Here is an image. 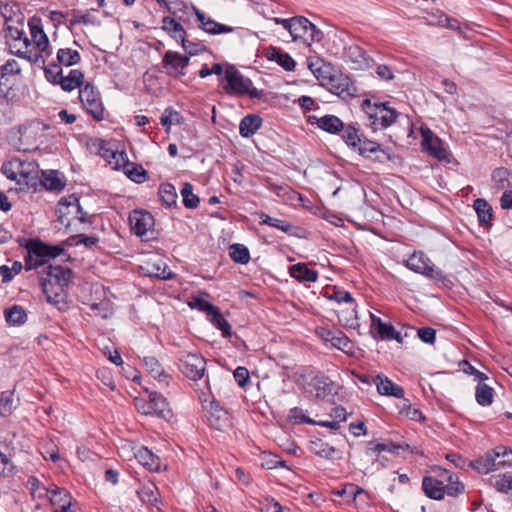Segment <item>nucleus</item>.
<instances>
[{
    "instance_id": "29",
    "label": "nucleus",
    "mask_w": 512,
    "mask_h": 512,
    "mask_svg": "<svg viewBox=\"0 0 512 512\" xmlns=\"http://www.w3.org/2000/svg\"><path fill=\"white\" fill-rule=\"evenodd\" d=\"M162 29L167 32L176 41L183 40L186 36L184 27L174 18L166 16L162 20Z\"/></svg>"
},
{
    "instance_id": "11",
    "label": "nucleus",
    "mask_w": 512,
    "mask_h": 512,
    "mask_svg": "<svg viewBox=\"0 0 512 512\" xmlns=\"http://www.w3.org/2000/svg\"><path fill=\"white\" fill-rule=\"evenodd\" d=\"M180 370L190 380L197 381L204 375L206 360L197 353L181 351L178 355Z\"/></svg>"
},
{
    "instance_id": "45",
    "label": "nucleus",
    "mask_w": 512,
    "mask_h": 512,
    "mask_svg": "<svg viewBox=\"0 0 512 512\" xmlns=\"http://www.w3.org/2000/svg\"><path fill=\"white\" fill-rule=\"evenodd\" d=\"M183 204L188 209H195L199 205V197L193 193V186L189 182L183 184L181 188Z\"/></svg>"
},
{
    "instance_id": "34",
    "label": "nucleus",
    "mask_w": 512,
    "mask_h": 512,
    "mask_svg": "<svg viewBox=\"0 0 512 512\" xmlns=\"http://www.w3.org/2000/svg\"><path fill=\"white\" fill-rule=\"evenodd\" d=\"M19 399L12 391H4L0 397V415L9 416L17 408Z\"/></svg>"
},
{
    "instance_id": "5",
    "label": "nucleus",
    "mask_w": 512,
    "mask_h": 512,
    "mask_svg": "<svg viewBox=\"0 0 512 512\" xmlns=\"http://www.w3.org/2000/svg\"><path fill=\"white\" fill-rule=\"evenodd\" d=\"M363 109L371 120V127L374 131L389 127L399 116V113L389 107L388 103H372L370 100H365Z\"/></svg>"
},
{
    "instance_id": "64",
    "label": "nucleus",
    "mask_w": 512,
    "mask_h": 512,
    "mask_svg": "<svg viewBox=\"0 0 512 512\" xmlns=\"http://www.w3.org/2000/svg\"><path fill=\"white\" fill-rule=\"evenodd\" d=\"M126 154L124 152H111V159L108 160L109 165L114 169H119L126 162Z\"/></svg>"
},
{
    "instance_id": "62",
    "label": "nucleus",
    "mask_w": 512,
    "mask_h": 512,
    "mask_svg": "<svg viewBox=\"0 0 512 512\" xmlns=\"http://www.w3.org/2000/svg\"><path fill=\"white\" fill-rule=\"evenodd\" d=\"M126 175L132 181L141 183L146 179V171L141 167H132L126 170Z\"/></svg>"
},
{
    "instance_id": "52",
    "label": "nucleus",
    "mask_w": 512,
    "mask_h": 512,
    "mask_svg": "<svg viewBox=\"0 0 512 512\" xmlns=\"http://www.w3.org/2000/svg\"><path fill=\"white\" fill-rule=\"evenodd\" d=\"M22 268L23 265L19 261L13 262L11 267H8L6 265L0 266V275L2 277V282H10L13 279L14 275H17L21 272Z\"/></svg>"
},
{
    "instance_id": "14",
    "label": "nucleus",
    "mask_w": 512,
    "mask_h": 512,
    "mask_svg": "<svg viewBox=\"0 0 512 512\" xmlns=\"http://www.w3.org/2000/svg\"><path fill=\"white\" fill-rule=\"evenodd\" d=\"M189 64V58L177 52L167 51L163 56V65L169 75L184 76V69Z\"/></svg>"
},
{
    "instance_id": "47",
    "label": "nucleus",
    "mask_w": 512,
    "mask_h": 512,
    "mask_svg": "<svg viewBox=\"0 0 512 512\" xmlns=\"http://www.w3.org/2000/svg\"><path fill=\"white\" fill-rule=\"evenodd\" d=\"M143 365L152 377L157 379H160L161 377H167L162 365L155 357L145 356L143 358Z\"/></svg>"
},
{
    "instance_id": "18",
    "label": "nucleus",
    "mask_w": 512,
    "mask_h": 512,
    "mask_svg": "<svg viewBox=\"0 0 512 512\" xmlns=\"http://www.w3.org/2000/svg\"><path fill=\"white\" fill-rule=\"evenodd\" d=\"M207 419L209 425L219 431H224L230 427L229 414L219 407L215 402H211L210 410L208 411Z\"/></svg>"
},
{
    "instance_id": "51",
    "label": "nucleus",
    "mask_w": 512,
    "mask_h": 512,
    "mask_svg": "<svg viewBox=\"0 0 512 512\" xmlns=\"http://www.w3.org/2000/svg\"><path fill=\"white\" fill-rule=\"evenodd\" d=\"M91 310L103 319H107L112 316L114 308L113 304L109 300H102L98 303L91 305Z\"/></svg>"
},
{
    "instance_id": "40",
    "label": "nucleus",
    "mask_w": 512,
    "mask_h": 512,
    "mask_svg": "<svg viewBox=\"0 0 512 512\" xmlns=\"http://www.w3.org/2000/svg\"><path fill=\"white\" fill-rule=\"evenodd\" d=\"M159 196L163 204L168 207L176 205L177 193L175 187L170 183H163L159 187Z\"/></svg>"
},
{
    "instance_id": "23",
    "label": "nucleus",
    "mask_w": 512,
    "mask_h": 512,
    "mask_svg": "<svg viewBox=\"0 0 512 512\" xmlns=\"http://www.w3.org/2000/svg\"><path fill=\"white\" fill-rule=\"evenodd\" d=\"M269 60L277 62L286 71H293L296 65L294 59L276 47H269L266 52Z\"/></svg>"
},
{
    "instance_id": "13",
    "label": "nucleus",
    "mask_w": 512,
    "mask_h": 512,
    "mask_svg": "<svg viewBox=\"0 0 512 512\" xmlns=\"http://www.w3.org/2000/svg\"><path fill=\"white\" fill-rule=\"evenodd\" d=\"M129 222L137 236L146 235L154 227V217L147 211L134 210L129 216Z\"/></svg>"
},
{
    "instance_id": "7",
    "label": "nucleus",
    "mask_w": 512,
    "mask_h": 512,
    "mask_svg": "<svg viewBox=\"0 0 512 512\" xmlns=\"http://www.w3.org/2000/svg\"><path fill=\"white\" fill-rule=\"evenodd\" d=\"M289 34L294 42H303L310 46L313 42H320L323 33L312 22L303 16L293 17Z\"/></svg>"
},
{
    "instance_id": "37",
    "label": "nucleus",
    "mask_w": 512,
    "mask_h": 512,
    "mask_svg": "<svg viewBox=\"0 0 512 512\" xmlns=\"http://www.w3.org/2000/svg\"><path fill=\"white\" fill-rule=\"evenodd\" d=\"M43 186L50 191H60L64 188L65 183L62 181L58 171L51 170L43 174Z\"/></svg>"
},
{
    "instance_id": "15",
    "label": "nucleus",
    "mask_w": 512,
    "mask_h": 512,
    "mask_svg": "<svg viewBox=\"0 0 512 512\" xmlns=\"http://www.w3.org/2000/svg\"><path fill=\"white\" fill-rule=\"evenodd\" d=\"M192 9L197 17V20L199 21V28L206 33L211 35H218L223 33H231L234 31L233 27L216 22L212 18L206 16L196 7H192Z\"/></svg>"
},
{
    "instance_id": "1",
    "label": "nucleus",
    "mask_w": 512,
    "mask_h": 512,
    "mask_svg": "<svg viewBox=\"0 0 512 512\" xmlns=\"http://www.w3.org/2000/svg\"><path fill=\"white\" fill-rule=\"evenodd\" d=\"M27 252L25 269L42 268L38 272L42 291L48 302L57 303L70 280L71 270L59 265H46V263L62 254L64 249L59 245H47L40 240H31L27 245Z\"/></svg>"
},
{
    "instance_id": "2",
    "label": "nucleus",
    "mask_w": 512,
    "mask_h": 512,
    "mask_svg": "<svg viewBox=\"0 0 512 512\" xmlns=\"http://www.w3.org/2000/svg\"><path fill=\"white\" fill-rule=\"evenodd\" d=\"M422 487L426 496L434 500H441L445 495L456 497L464 491L458 476L442 468L435 470L434 475L425 476Z\"/></svg>"
},
{
    "instance_id": "54",
    "label": "nucleus",
    "mask_w": 512,
    "mask_h": 512,
    "mask_svg": "<svg viewBox=\"0 0 512 512\" xmlns=\"http://www.w3.org/2000/svg\"><path fill=\"white\" fill-rule=\"evenodd\" d=\"M262 465L267 469H275L278 467H286L285 461L281 460L279 456L272 453H264Z\"/></svg>"
},
{
    "instance_id": "8",
    "label": "nucleus",
    "mask_w": 512,
    "mask_h": 512,
    "mask_svg": "<svg viewBox=\"0 0 512 512\" xmlns=\"http://www.w3.org/2000/svg\"><path fill=\"white\" fill-rule=\"evenodd\" d=\"M405 265L410 270L422 274L434 281L444 282L446 280L444 273L421 251L414 252L410 255V257L405 261Z\"/></svg>"
},
{
    "instance_id": "9",
    "label": "nucleus",
    "mask_w": 512,
    "mask_h": 512,
    "mask_svg": "<svg viewBox=\"0 0 512 512\" xmlns=\"http://www.w3.org/2000/svg\"><path fill=\"white\" fill-rule=\"evenodd\" d=\"M47 129L45 125L41 123H28L21 125L18 129V140L15 142V147L24 152L33 151L37 149L40 139L42 138V132Z\"/></svg>"
},
{
    "instance_id": "3",
    "label": "nucleus",
    "mask_w": 512,
    "mask_h": 512,
    "mask_svg": "<svg viewBox=\"0 0 512 512\" xmlns=\"http://www.w3.org/2000/svg\"><path fill=\"white\" fill-rule=\"evenodd\" d=\"M511 465L512 450L505 446H498L487 452L483 457L471 462V466L481 474H488L489 472L504 469Z\"/></svg>"
},
{
    "instance_id": "46",
    "label": "nucleus",
    "mask_w": 512,
    "mask_h": 512,
    "mask_svg": "<svg viewBox=\"0 0 512 512\" xmlns=\"http://www.w3.org/2000/svg\"><path fill=\"white\" fill-rule=\"evenodd\" d=\"M474 209L481 223H489L492 218V208L484 199L478 198L474 201Z\"/></svg>"
},
{
    "instance_id": "58",
    "label": "nucleus",
    "mask_w": 512,
    "mask_h": 512,
    "mask_svg": "<svg viewBox=\"0 0 512 512\" xmlns=\"http://www.w3.org/2000/svg\"><path fill=\"white\" fill-rule=\"evenodd\" d=\"M181 45L189 55H196L205 50V46L202 43L189 41L186 37L181 40Z\"/></svg>"
},
{
    "instance_id": "33",
    "label": "nucleus",
    "mask_w": 512,
    "mask_h": 512,
    "mask_svg": "<svg viewBox=\"0 0 512 512\" xmlns=\"http://www.w3.org/2000/svg\"><path fill=\"white\" fill-rule=\"evenodd\" d=\"M137 493H138L140 500L143 503H147L151 506L157 505L159 492H158V488L156 487V485L154 483L149 482V483L143 484L140 487V489L137 491Z\"/></svg>"
},
{
    "instance_id": "16",
    "label": "nucleus",
    "mask_w": 512,
    "mask_h": 512,
    "mask_svg": "<svg viewBox=\"0 0 512 512\" xmlns=\"http://www.w3.org/2000/svg\"><path fill=\"white\" fill-rule=\"evenodd\" d=\"M311 385L318 399L329 401L337 393V385L325 375L315 376Z\"/></svg>"
},
{
    "instance_id": "59",
    "label": "nucleus",
    "mask_w": 512,
    "mask_h": 512,
    "mask_svg": "<svg viewBox=\"0 0 512 512\" xmlns=\"http://www.w3.org/2000/svg\"><path fill=\"white\" fill-rule=\"evenodd\" d=\"M2 77L7 75H16L21 71L20 65L14 59L8 60L5 64L0 67Z\"/></svg>"
},
{
    "instance_id": "30",
    "label": "nucleus",
    "mask_w": 512,
    "mask_h": 512,
    "mask_svg": "<svg viewBox=\"0 0 512 512\" xmlns=\"http://www.w3.org/2000/svg\"><path fill=\"white\" fill-rule=\"evenodd\" d=\"M401 450H403V447L400 444H395L393 442L377 443L375 441H370L366 449V454L368 456H373L374 454L389 452L398 455Z\"/></svg>"
},
{
    "instance_id": "63",
    "label": "nucleus",
    "mask_w": 512,
    "mask_h": 512,
    "mask_svg": "<svg viewBox=\"0 0 512 512\" xmlns=\"http://www.w3.org/2000/svg\"><path fill=\"white\" fill-rule=\"evenodd\" d=\"M419 338L428 344H432L435 341L436 331L430 327H422L418 330Z\"/></svg>"
},
{
    "instance_id": "55",
    "label": "nucleus",
    "mask_w": 512,
    "mask_h": 512,
    "mask_svg": "<svg viewBox=\"0 0 512 512\" xmlns=\"http://www.w3.org/2000/svg\"><path fill=\"white\" fill-rule=\"evenodd\" d=\"M330 345L339 350L345 351L350 345V340L343 332L335 330V334L333 338H331Z\"/></svg>"
},
{
    "instance_id": "36",
    "label": "nucleus",
    "mask_w": 512,
    "mask_h": 512,
    "mask_svg": "<svg viewBox=\"0 0 512 512\" xmlns=\"http://www.w3.org/2000/svg\"><path fill=\"white\" fill-rule=\"evenodd\" d=\"M57 60L60 65L69 67L78 64L81 56L77 50L61 48L57 51Z\"/></svg>"
},
{
    "instance_id": "43",
    "label": "nucleus",
    "mask_w": 512,
    "mask_h": 512,
    "mask_svg": "<svg viewBox=\"0 0 512 512\" xmlns=\"http://www.w3.org/2000/svg\"><path fill=\"white\" fill-rule=\"evenodd\" d=\"M182 121L183 117L180 113L171 107L166 108L160 118V123L165 127L167 133L170 132L171 125L181 124Z\"/></svg>"
},
{
    "instance_id": "31",
    "label": "nucleus",
    "mask_w": 512,
    "mask_h": 512,
    "mask_svg": "<svg viewBox=\"0 0 512 512\" xmlns=\"http://www.w3.org/2000/svg\"><path fill=\"white\" fill-rule=\"evenodd\" d=\"M135 457L141 465L147 467L149 470H158L159 458L147 447L139 448L135 453Z\"/></svg>"
},
{
    "instance_id": "12",
    "label": "nucleus",
    "mask_w": 512,
    "mask_h": 512,
    "mask_svg": "<svg viewBox=\"0 0 512 512\" xmlns=\"http://www.w3.org/2000/svg\"><path fill=\"white\" fill-rule=\"evenodd\" d=\"M323 86L343 99L353 97L356 93V88L351 79L343 74L332 75L329 77V81L324 82Z\"/></svg>"
},
{
    "instance_id": "57",
    "label": "nucleus",
    "mask_w": 512,
    "mask_h": 512,
    "mask_svg": "<svg viewBox=\"0 0 512 512\" xmlns=\"http://www.w3.org/2000/svg\"><path fill=\"white\" fill-rule=\"evenodd\" d=\"M342 137L345 143L353 148H356L361 140V137L358 135V131L352 126H348L344 129Z\"/></svg>"
},
{
    "instance_id": "19",
    "label": "nucleus",
    "mask_w": 512,
    "mask_h": 512,
    "mask_svg": "<svg viewBox=\"0 0 512 512\" xmlns=\"http://www.w3.org/2000/svg\"><path fill=\"white\" fill-rule=\"evenodd\" d=\"M28 25L33 42L43 54L49 57L52 54V51L49 48V39L42 27L39 25V21H29Z\"/></svg>"
},
{
    "instance_id": "6",
    "label": "nucleus",
    "mask_w": 512,
    "mask_h": 512,
    "mask_svg": "<svg viewBox=\"0 0 512 512\" xmlns=\"http://www.w3.org/2000/svg\"><path fill=\"white\" fill-rule=\"evenodd\" d=\"M58 221L61 225L69 228L75 222L91 223L87 219V213L82 210L79 200L75 195H70L67 198H62L57 207Z\"/></svg>"
},
{
    "instance_id": "44",
    "label": "nucleus",
    "mask_w": 512,
    "mask_h": 512,
    "mask_svg": "<svg viewBox=\"0 0 512 512\" xmlns=\"http://www.w3.org/2000/svg\"><path fill=\"white\" fill-rule=\"evenodd\" d=\"M229 255L231 259L240 264H247L250 260L249 250L242 244H232L229 247Z\"/></svg>"
},
{
    "instance_id": "39",
    "label": "nucleus",
    "mask_w": 512,
    "mask_h": 512,
    "mask_svg": "<svg viewBox=\"0 0 512 512\" xmlns=\"http://www.w3.org/2000/svg\"><path fill=\"white\" fill-rule=\"evenodd\" d=\"M5 319L11 325H21L27 320V314L23 307L14 305L5 311Z\"/></svg>"
},
{
    "instance_id": "60",
    "label": "nucleus",
    "mask_w": 512,
    "mask_h": 512,
    "mask_svg": "<svg viewBox=\"0 0 512 512\" xmlns=\"http://www.w3.org/2000/svg\"><path fill=\"white\" fill-rule=\"evenodd\" d=\"M47 493H51L50 501L53 505H61L65 501H70L69 495L65 490L56 488L54 490H47Z\"/></svg>"
},
{
    "instance_id": "41",
    "label": "nucleus",
    "mask_w": 512,
    "mask_h": 512,
    "mask_svg": "<svg viewBox=\"0 0 512 512\" xmlns=\"http://www.w3.org/2000/svg\"><path fill=\"white\" fill-rule=\"evenodd\" d=\"M319 63V61L309 62L308 67L314 76L320 80L321 84L323 85L324 82L329 81V77H331L333 74L331 73V66L329 64L322 63L319 65Z\"/></svg>"
},
{
    "instance_id": "38",
    "label": "nucleus",
    "mask_w": 512,
    "mask_h": 512,
    "mask_svg": "<svg viewBox=\"0 0 512 512\" xmlns=\"http://www.w3.org/2000/svg\"><path fill=\"white\" fill-rule=\"evenodd\" d=\"M207 317L217 329L221 330L224 337L231 335V326L217 307Z\"/></svg>"
},
{
    "instance_id": "26",
    "label": "nucleus",
    "mask_w": 512,
    "mask_h": 512,
    "mask_svg": "<svg viewBox=\"0 0 512 512\" xmlns=\"http://www.w3.org/2000/svg\"><path fill=\"white\" fill-rule=\"evenodd\" d=\"M83 81V72L79 69H72L67 76H63L62 79L59 80V85L62 90L71 92L76 88H82L81 85L83 84Z\"/></svg>"
},
{
    "instance_id": "21",
    "label": "nucleus",
    "mask_w": 512,
    "mask_h": 512,
    "mask_svg": "<svg viewBox=\"0 0 512 512\" xmlns=\"http://www.w3.org/2000/svg\"><path fill=\"white\" fill-rule=\"evenodd\" d=\"M423 144L435 158L439 160H445L448 156V152L442 147L438 137H435L431 131H423Z\"/></svg>"
},
{
    "instance_id": "24",
    "label": "nucleus",
    "mask_w": 512,
    "mask_h": 512,
    "mask_svg": "<svg viewBox=\"0 0 512 512\" xmlns=\"http://www.w3.org/2000/svg\"><path fill=\"white\" fill-rule=\"evenodd\" d=\"M151 403L153 408V415L168 420L172 417V410L170 409L166 399L157 392H151Z\"/></svg>"
},
{
    "instance_id": "56",
    "label": "nucleus",
    "mask_w": 512,
    "mask_h": 512,
    "mask_svg": "<svg viewBox=\"0 0 512 512\" xmlns=\"http://www.w3.org/2000/svg\"><path fill=\"white\" fill-rule=\"evenodd\" d=\"M190 306L191 308H196L202 312H205L207 316L216 308V306L200 296L193 297L192 301L190 302Z\"/></svg>"
},
{
    "instance_id": "35",
    "label": "nucleus",
    "mask_w": 512,
    "mask_h": 512,
    "mask_svg": "<svg viewBox=\"0 0 512 512\" xmlns=\"http://www.w3.org/2000/svg\"><path fill=\"white\" fill-rule=\"evenodd\" d=\"M494 390L485 383H479L475 390L476 402L483 407L490 406L493 403Z\"/></svg>"
},
{
    "instance_id": "61",
    "label": "nucleus",
    "mask_w": 512,
    "mask_h": 512,
    "mask_svg": "<svg viewBox=\"0 0 512 512\" xmlns=\"http://www.w3.org/2000/svg\"><path fill=\"white\" fill-rule=\"evenodd\" d=\"M233 376L240 387H245L249 382V372L246 367H237L233 372Z\"/></svg>"
},
{
    "instance_id": "48",
    "label": "nucleus",
    "mask_w": 512,
    "mask_h": 512,
    "mask_svg": "<svg viewBox=\"0 0 512 512\" xmlns=\"http://www.w3.org/2000/svg\"><path fill=\"white\" fill-rule=\"evenodd\" d=\"M10 51L12 54L17 55L20 58L27 59L28 61L33 63H37L40 60H42L43 63L45 62L43 54L32 53L29 50V47L27 49H24L23 47H18V45L15 43L10 45Z\"/></svg>"
},
{
    "instance_id": "10",
    "label": "nucleus",
    "mask_w": 512,
    "mask_h": 512,
    "mask_svg": "<svg viewBox=\"0 0 512 512\" xmlns=\"http://www.w3.org/2000/svg\"><path fill=\"white\" fill-rule=\"evenodd\" d=\"M79 99L87 111L96 121L104 119V107L99 91L87 82L79 90Z\"/></svg>"
},
{
    "instance_id": "17",
    "label": "nucleus",
    "mask_w": 512,
    "mask_h": 512,
    "mask_svg": "<svg viewBox=\"0 0 512 512\" xmlns=\"http://www.w3.org/2000/svg\"><path fill=\"white\" fill-rule=\"evenodd\" d=\"M344 59L354 70L363 69L368 66V57L365 51L358 45H350L344 50Z\"/></svg>"
},
{
    "instance_id": "20",
    "label": "nucleus",
    "mask_w": 512,
    "mask_h": 512,
    "mask_svg": "<svg viewBox=\"0 0 512 512\" xmlns=\"http://www.w3.org/2000/svg\"><path fill=\"white\" fill-rule=\"evenodd\" d=\"M375 384L378 392L382 395L393 396L395 398L404 397L403 388L393 383L388 377L377 375Z\"/></svg>"
},
{
    "instance_id": "42",
    "label": "nucleus",
    "mask_w": 512,
    "mask_h": 512,
    "mask_svg": "<svg viewBox=\"0 0 512 512\" xmlns=\"http://www.w3.org/2000/svg\"><path fill=\"white\" fill-rule=\"evenodd\" d=\"M259 218L260 225H268L285 233L289 232L292 228V225L290 223L284 220H280L278 218L271 217L264 212L259 213Z\"/></svg>"
},
{
    "instance_id": "32",
    "label": "nucleus",
    "mask_w": 512,
    "mask_h": 512,
    "mask_svg": "<svg viewBox=\"0 0 512 512\" xmlns=\"http://www.w3.org/2000/svg\"><path fill=\"white\" fill-rule=\"evenodd\" d=\"M317 126L331 134H335L344 129L343 122L335 115H325L317 119Z\"/></svg>"
},
{
    "instance_id": "50",
    "label": "nucleus",
    "mask_w": 512,
    "mask_h": 512,
    "mask_svg": "<svg viewBox=\"0 0 512 512\" xmlns=\"http://www.w3.org/2000/svg\"><path fill=\"white\" fill-rule=\"evenodd\" d=\"M376 331L382 339H387V340L395 339L397 341H401L400 333L397 332L392 325L383 323L381 320H377Z\"/></svg>"
},
{
    "instance_id": "53",
    "label": "nucleus",
    "mask_w": 512,
    "mask_h": 512,
    "mask_svg": "<svg viewBox=\"0 0 512 512\" xmlns=\"http://www.w3.org/2000/svg\"><path fill=\"white\" fill-rule=\"evenodd\" d=\"M326 296L330 300H334L337 303H352V295L345 290L333 287L331 290L326 291Z\"/></svg>"
},
{
    "instance_id": "49",
    "label": "nucleus",
    "mask_w": 512,
    "mask_h": 512,
    "mask_svg": "<svg viewBox=\"0 0 512 512\" xmlns=\"http://www.w3.org/2000/svg\"><path fill=\"white\" fill-rule=\"evenodd\" d=\"M357 150L360 155L367 158H370L372 154L382 151L381 146L378 143L362 138L357 145Z\"/></svg>"
},
{
    "instance_id": "4",
    "label": "nucleus",
    "mask_w": 512,
    "mask_h": 512,
    "mask_svg": "<svg viewBox=\"0 0 512 512\" xmlns=\"http://www.w3.org/2000/svg\"><path fill=\"white\" fill-rule=\"evenodd\" d=\"M226 84L224 90L233 95H249L251 98H260L261 92L253 86L252 81L244 77L233 65H226L224 71Z\"/></svg>"
},
{
    "instance_id": "22",
    "label": "nucleus",
    "mask_w": 512,
    "mask_h": 512,
    "mask_svg": "<svg viewBox=\"0 0 512 512\" xmlns=\"http://www.w3.org/2000/svg\"><path fill=\"white\" fill-rule=\"evenodd\" d=\"M262 125V118L256 114H250L242 118L239 125V133L244 138L254 135Z\"/></svg>"
},
{
    "instance_id": "25",
    "label": "nucleus",
    "mask_w": 512,
    "mask_h": 512,
    "mask_svg": "<svg viewBox=\"0 0 512 512\" xmlns=\"http://www.w3.org/2000/svg\"><path fill=\"white\" fill-rule=\"evenodd\" d=\"M291 277L299 282H315L318 274L315 270L309 269L305 263H297L289 268Z\"/></svg>"
},
{
    "instance_id": "28",
    "label": "nucleus",
    "mask_w": 512,
    "mask_h": 512,
    "mask_svg": "<svg viewBox=\"0 0 512 512\" xmlns=\"http://www.w3.org/2000/svg\"><path fill=\"white\" fill-rule=\"evenodd\" d=\"M5 37L9 46L15 43L18 47H23L24 49L30 46V41L28 37L25 36L22 26H8Z\"/></svg>"
},
{
    "instance_id": "27",
    "label": "nucleus",
    "mask_w": 512,
    "mask_h": 512,
    "mask_svg": "<svg viewBox=\"0 0 512 512\" xmlns=\"http://www.w3.org/2000/svg\"><path fill=\"white\" fill-rule=\"evenodd\" d=\"M311 451L315 455L329 460L341 458L340 452L338 450L320 439L311 443Z\"/></svg>"
}]
</instances>
